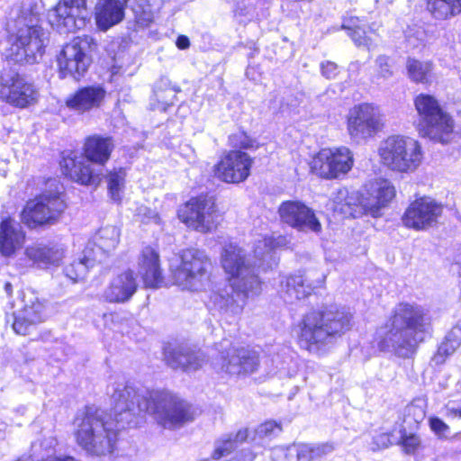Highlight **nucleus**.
<instances>
[{"instance_id": "nucleus-4", "label": "nucleus", "mask_w": 461, "mask_h": 461, "mask_svg": "<svg viewBox=\"0 0 461 461\" xmlns=\"http://www.w3.org/2000/svg\"><path fill=\"white\" fill-rule=\"evenodd\" d=\"M351 314L344 308L325 307L306 313L298 324L297 342L312 354H321L327 346L349 330Z\"/></svg>"}, {"instance_id": "nucleus-45", "label": "nucleus", "mask_w": 461, "mask_h": 461, "mask_svg": "<svg viewBox=\"0 0 461 461\" xmlns=\"http://www.w3.org/2000/svg\"><path fill=\"white\" fill-rule=\"evenodd\" d=\"M335 450V446L333 443H320V444H312V461L320 460L325 456L332 453Z\"/></svg>"}, {"instance_id": "nucleus-53", "label": "nucleus", "mask_w": 461, "mask_h": 461, "mask_svg": "<svg viewBox=\"0 0 461 461\" xmlns=\"http://www.w3.org/2000/svg\"><path fill=\"white\" fill-rule=\"evenodd\" d=\"M374 443L378 447H387L392 445L390 435L386 433H381L374 438Z\"/></svg>"}, {"instance_id": "nucleus-47", "label": "nucleus", "mask_w": 461, "mask_h": 461, "mask_svg": "<svg viewBox=\"0 0 461 461\" xmlns=\"http://www.w3.org/2000/svg\"><path fill=\"white\" fill-rule=\"evenodd\" d=\"M429 427L431 430L440 438L447 437L449 432L448 425L438 417L429 419Z\"/></svg>"}, {"instance_id": "nucleus-49", "label": "nucleus", "mask_w": 461, "mask_h": 461, "mask_svg": "<svg viewBox=\"0 0 461 461\" xmlns=\"http://www.w3.org/2000/svg\"><path fill=\"white\" fill-rule=\"evenodd\" d=\"M154 94L157 100L163 105V109H165L166 106L171 105L173 104L174 98L176 97L175 91L172 89L162 91L158 88H156L154 90Z\"/></svg>"}, {"instance_id": "nucleus-9", "label": "nucleus", "mask_w": 461, "mask_h": 461, "mask_svg": "<svg viewBox=\"0 0 461 461\" xmlns=\"http://www.w3.org/2000/svg\"><path fill=\"white\" fill-rule=\"evenodd\" d=\"M379 155L384 165L399 173L414 172L423 158L418 140L399 135L390 136L382 142Z\"/></svg>"}, {"instance_id": "nucleus-15", "label": "nucleus", "mask_w": 461, "mask_h": 461, "mask_svg": "<svg viewBox=\"0 0 461 461\" xmlns=\"http://www.w3.org/2000/svg\"><path fill=\"white\" fill-rule=\"evenodd\" d=\"M178 217L188 227L202 233L214 230L219 222L215 203L206 197L192 198L179 210Z\"/></svg>"}, {"instance_id": "nucleus-25", "label": "nucleus", "mask_w": 461, "mask_h": 461, "mask_svg": "<svg viewBox=\"0 0 461 461\" xmlns=\"http://www.w3.org/2000/svg\"><path fill=\"white\" fill-rule=\"evenodd\" d=\"M82 157L70 153L61 162V167L66 176L73 181L82 185H98L101 181L100 175Z\"/></svg>"}, {"instance_id": "nucleus-22", "label": "nucleus", "mask_w": 461, "mask_h": 461, "mask_svg": "<svg viewBox=\"0 0 461 461\" xmlns=\"http://www.w3.org/2000/svg\"><path fill=\"white\" fill-rule=\"evenodd\" d=\"M120 240V230L115 226L101 228L87 243L85 249L90 260L102 263L116 249ZM89 259V258H87Z\"/></svg>"}, {"instance_id": "nucleus-23", "label": "nucleus", "mask_w": 461, "mask_h": 461, "mask_svg": "<svg viewBox=\"0 0 461 461\" xmlns=\"http://www.w3.org/2000/svg\"><path fill=\"white\" fill-rule=\"evenodd\" d=\"M312 273L303 276H290L286 277L285 282L282 283V296L288 303L304 299L312 294V292L320 287L325 280L323 274L319 275L316 280H312Z\"/></svg>"}, {"instance_id": "nucleus-35", "label": "nucleus", "mask_w": 461, "mask_h": 461, "mask_svg": "<svg viewBox=\"0 0 461 461\" xmlns=\"http://www.w3.org/2000/svg\"><path fill=\"white\" fill-rule=\"evenodd\" d=\"M461 344V327H454L446 338V340L440 344L437 354L433 357L436 364H442L445 357L453 354L456 348Z\"/></svg>"}, {"instance_id": "nucleus-54", "label": "nucleus", "mask_w": 461, "mask_h": 461, "mask_svg": "<svg viewBox=\"0 0 461 461\" xmlns=\"http://www.w3.org/2000/svg\"><path fill=\"white\" fill-rule=\"evenodd\" d=\"M190 41L186 36L180 35L176 39V46L180 50H185L189 47Z\"/></svg>"}, {"instance_id": "nucleus-10", "label": "nucleus", "mask_w": 461, "mask_h": 461, "mask_svg": "<svg viewBox=\"0 0 461 461\" xmlns=\"http://www.w3.org/2000/svg\"><path fill=\"white\" fill-rule=\"evenodd\" d=\"M414 104L420 117V132L436 141L447 142L453 131V121L443 112L437 99L420 94L415 98Z\"/></svg>"}, {"instance_id": "nucleus-55", "label": "nucleus", "mask_w": 461, "mask_h": 461, "mask_svg": "<svg viewBox=\"0 0 461 461\" xmlns=\"http://www.w3.org/2000/svg\"><path fill=\"white\" fill-rule=\"evenodd\" d=\"M5 291L6 292V294L8 295L12 294V293H13V285H12L11 283H9V282L5 283Z\"/></svg>"}, {"instance_id": "nucleus-12", "label": "nucleus", "mask_w": 461, "mask_h": 461, "mask_svg": "<svg viewBox=\"0 0 461 461\" xmlns=\"http://www.w3.org/2000/svg\"><path fill=\"white\" fill-rule=\"evenodd\" d=\"M384 115L378 105L362 103L353 106L347 116V130L356 141L366 140L381 131Z\"/></svg>"}, {"instance_id": "nucleus-16", "label": "nucleus", "mask_w": 461, "mask_h": 461, "mask_svg": "<svg viewBox=\"0 0 461 461\" xmlns=\"http://www.w3.org/2000/svg\"><path fill=\"white\" fill-rule=\"evenodd\" d=\"M0 98L20 108H25L37 103L39 91L24 77L12 72L0 76Z\"/></svg>"}, {"instance_id": "nucleus-51", "label": "nucleus", "mask_w": 461, "mask_h": 461, "mask_svg": "<svg viewBox=\"0 0 461 461\" xmlns=\"http://www.w3.org/2000/svg\"><path fill=\"white\" fill-rule=\"evenodd\" d=\"M321 68V74L328 79L334 78L338 74V66L331 61L322 62Z\"/></svg>"}, {"instance_id": "nucleus-43", "label": "nucleus", "mask_w": 461, "mask_h": 461, "mask_svg": "<svg viewBox=\"0 0 461 461\" xmlns=\"http://www.w3.org/2000/svg\"><path fill=\"white\" fill-rule=\"evenodd\" d=\"M230 145L235 149H256L258 145L256 144V140L251 139L243 131H239L231 134L229 137Z\"/></svg>"}, {"instance_id": "nucleus-41", "label": "nucleus", "mask_w": 461, "mask_h": 461, "mask_svg": "<svg viewBox=\"0 0 461 461\" xmlns=\"http://www.w3.org/2000/svg\"><path fill=\"white\" fill-rule=\"evenodd\" d=\"M375 77L387 80L393 76V64L392 59L386 55H379L375 61Z\"/></svg>"}, {"instance_id": "nucleus-52", "label": "nucleus", "mask_w": 461, "mask_h": 461, "mask_svg": "<svg viewBox=\"0 0 461 461\" xmlns=\"http://www.w3.org/2000/svg\"><path fill=\"white\" fill-rule=\"evenodd\" d=\"M446 410L448 415L461 418V399L448 401L446 404Z\"/></svg>"}, {"instance_id": "nucleus-29", "label": "nucleus", "mask_w": 461, "mask_h": 461, "mask_svg": "<svg viewBox=\"0 0 461 461\" xmlns=\"http://www.w3.org/2000/svg\"><path fill=\"white\" fill-rule=\"evenodd\" d=\"M126 0H98L95 15L98 28L106 31L122 21Z\"/></svg>"}, {"instance_id": "nucleus-20", "label": "nucleus", "mask_w": 461, "mask_h": 461, "mask_svg": "<svg viewBox=\"0 0 461 461\" xmlns=\"http://www.w3.org/2000/svg\"><path fill=\"white\" fill-rule=\"evenodd\" d=\"M281 220L303 231H312L319 233L321 230V224L315 216L314 212L299 201H286L279 207Z\"/></svg>"}, {"instance_id": "nucleus-21", "label": "nucleus", "mask_w": 461, "mask_h": 461, "mask_svg": "<svg viewBox=\"0 0 461 461\" xmlns=\"http://www.w3.org/2000/svg\"><path fill=\"white\" fill-rule=\"evenodd\" d=\"M252 164L253 159L247 153L231 150L216 165V176L226 183L238 184L249 177Z\"/></svg>"}, {"instance_id": "nucleus-33", "label": "nucleus", "mask_w": 461, "mask_h": 461, "mask_svg": "<svg viewBox=\"0 0 461 461\" xmlns=\"http://www.w3.org/2000/svg\"><path fill=\"white\" fill-rule=\"evenodd\" d=\"M408 77L415 82L427 84L429 82L433 70V64L429 61H422L413 58H408L406 61Z\"/></svg>"}, {"instance_id": "nucleus-2", "label": "nucleus", "mask_w": 461, "mask_h": 461, "mask_svg": "<svg viewBox=\"0 0 461 461\" xmlns=\"http://www.w3.org/2000/svg\"><path fill=\"white\" fill-rule=\"evenodd\" d=\"M41 5L38 0H22L11 8L7 22L10 48L7 58L16 63H35L42 57L46 33L39 26Z\"/></svg>"}, {"instance_id": "nucleus-39", "label": "nucleus", "mask_w": 461, "mask_h": 461, "mask_svg": "<svg viewBox=\"0 0 461 461\" xmlns=\"http://www.w3.org/2000/svg\"><path fill=\"white\" fill-rule=\"evenodd\" d=\"M249 430L247 429H240L234 438L228 437L227 439L219 441L212 453V458L215 460L230 454L239 442H243L248 438Z\"/></svg>"}, {"instance_id": "nucleus-44", "label": "nucleus", "mask_w": 461, "mask_h": 461, "mask_svg": "<svg viewBox=\"0 0 461 461\" xmlns=\"http://www.w3.org/2000/svg\"><path fill=\"white\" fill-rule=\"evenodd\" d=\"M273 461H296L294 445L287 447H276L272 449Z\"/></svg>"}, {"instance_id": "nucleus-34", "label": "nucleus", "mask_w": 461, "mask_h": 461, "mask_svg": "<svg viewBox=\"0 0 461 461\" xmlns=\"http://www.w3.org/2000/svg\"><path fill=\"white\" fill-rule=\"evenodd\" d=\"M428 10L439 20L461 13V0H428Z\"/></svg>"}, {"instance_id": "nucleus-31", "label": "nucleus", "mask_w": 461, "mask_h": 461, "mask_svg": "<svg viewBox=\"0 0 461 461\" xmlns=\"http://www.w3.org/2000/svg\"><path fill=\"white\" fill-rule=\"evenodd\" d=\"M113 148L112 138L93 135L85 141L84 154L88 161L104 166L109 160Z\"/></svg>"}, {"instance_id": "nucleus-56", "label": "nucleus", "mask_w": 461, "mask_h": 461, "mask_svg": "<svg viewBox=\"0 0 461 461\" xmlns=\"http://www.w3.org/2000/svg\"><path fill=\"white\" fill-rule=\"evenodd\" d=\"M254 457H255V456H254V455H253V454L249 453V461H253Z\"/></svg>"}, {"instance_id": "nucleus-18", "label": "nucleus", "mask_w": 461, "mask_h": 461, "mask_svg": "<svg viewBox=\"0 0 461 461\" xmlns=\"http://www.w3.org/2000/svg\"><path fill=\"white\" fill-rule=\"evenodd\" d=\"M443 207L429 197H422L412 202L405 211L402 221L406 227L414 230H427L437 224Z\"/></svg>"}, {"instance_id": "nucleus-8", "label": "nucleus", "mask_w": 461, "mask_h": 461, "mask_svg": "<svg viewBox=\"0 0 461 461\" xmlns=\"http://www.w3.org/2000/svg\"><path fill=\"white\" fill-rule=\"evenodd\" d=\"M212 262L197 249L182 250L170 265L173 283L182 290L198 292L210 283Z\"/></svg>"}, {"instance_id": "nucleus-37", "label": "nucleus", "mask_w": 461, "mask_h": 461, "mask_svg": "<svg viewBox=\"0 0 461 461\" xmlns=\"http://www.w3.org/2000/svg\"><path fill=\"white\" fill-rule=\"evenodd\" d=\"M18 313L30 323H34L35 325L45 320L44 305L33 295L25 301L23 310Z\"/></svg>"}, {"instance_id": "nucleus-26", "label": "nucleus", "mask_w": 461, "mask_h": 461, "mask_svg": "<svg viewBox=\"0 0 461 461\" xmlns=\"http://www.w3.org/2000/svg\"><path fill=\"white\" fill-rule=\"evenodd\" d=\"M166 361L174 369L194 372L205 362V355L187 346H178L166 354Z\"/></svg>"}, {"instance_id": "nucleus-7", "label": "nucleus", "mask_w": 461, "mask_h": 461, "mask_svg": "<svg viewBox=\"0 0 461 461\" xmlns=\"http://www.w3.org/2000/svg\"><path fill=\"white\" fill-rule=\"evenodd\" d=\"M260 289L261 282L253 276L249 285L247 282L219 285L212 291L207 307L213 315L231 322L242 313L247 299L259 294Z\"/></svg>"}, {"instance_id": "nucleus-1", "label": "nucleus", "mask_w": 461, "mask_h": 461, "mask_svg": "<svg viewBox=\"0 0 461 461\" xmlns=\"http://www.w3.org/2000/svg\"><path fill=\"white\" fill-rule=\"evenodd\" d=\"M111 413L86 407L75 419V438L78 446L93 456L113 451L118 431L135 424L141 412L150 414L165 429H175L194 420L191 405L166 390L136 389L119 383L113 386Z\"/></svg>"}, {"instance_id": "nucleus-14", "label": "nucleus", "mask_w": 461, "mask_h": 461, "mask_svg": "<svg viewBox=\"0 0 461 461\" xmlns=\"http://www.w3.org/2000/svg\"><path fill=\"white\" fill-rule=\"evenodd\" d=\"M89 19L86 0H59L49 11V20L52 27L60 33L74 32L86 26Z\"/></svg>"}, {"instance_id": "nucleus-48", "label": "nucleus", "mask_w": 461, "mask_h": 461, "mask_svg": "<svg viewBox=\"0 0 461 461\" xmlns=\"http://www.w3.org/2000/svg\"><path fill=\"white\" fill-rule=\"evenodd\" d=\"M296 461H312V444L294 445Z\"/></svg>"}, {"instance_id": "nucleus-28", "label": "nucleus", "mask_w": 461, "mask_h": 461, "mask_svg": "<svg viewBox=\"0 0 461 461\" xmlns=\"http://www.w3.org/2000/svg\"><path fill=\"white\" fill-rule=\"evenodd\" d=\"M137 282L131 270H127L115 276L104 293V299L109 303H125L137 291Z\"/></svg>"}, {"instance_id": "nucleus-17", "label": "nucleus", "mask_w": 461, "mask_h": 461, "mask_svg": "<svg viewBox=\"0 0 461 461\" xmlns=\"http://www.w3.org/2000/svg\"><path fill=\"white\" fill-rule=\"evenodd\" d=\"M354 158L347 147L322 149L312 161V168L322 178L335 179L346 175L353 167Z\"/></svg>"}, {"instance_id": "nucleus-11", "label": "nucleus", "mask_w": 461, "mask_h": 461, "mask_svg": "<svg viewBox=\"0 0 461 461\" xmlns=\"http://www.w3.org/2000/svg\"><path fill=\"white\" fill-rule=\"evenodd\" d=\"M67 204L59 194L44 193L28 201L22 212V221L29 228L52 225L59 221Z\"/></svg>"}, {"instance_id": "nucleus-5", "label": "nucleus", "mask_w": 461, "mask_h": 461, "mask_svg": "<svg viewBox=\"0 0 461 461\" xmlns=\"http://www.w3.org/2000/svg\"><path fill=\"white\" fill-rule=\"evenodd\" d=\"M366 190L368 196L362 198L357 191L339 188L331 194L330 208L345 218H358L363 214L378 217L382 208L394 197V186L390 181L379 178L370 181Z\"/></svg>"}, {"instance_id": "nucleus-19", "label": "nucleus", "mask_w": 461, "mask_h": 461, "mask_svg": "<svg viewBox=\"0 0 461 461\" xmlns=\"http://www.w3.org/2000/svg\"><path fill=\"white\" fill-rule=\"evenodd\" d=\"M259 365L258 354L248 348H230L227 356L213 361V368L217 372L227 373L232 375L250 374L258 369Z\"/></svg>"}, {"instance_id": "nucleus-50", "label": "nucleus", "mask_w": 461, "mask_h": 461, "mask_svg": "<svg viewBox=\"0 0 461 461\" xmlns=\"http://www.w3.org/2000/svg\"><path fill=\"white\" fill-rule=\"evenodd\" d=\"M402 447L408 454L414 453L420 445V439L418 436L411 434L402 438Z\"/></svg>"}, {"instance_id": "nucleus-32", "label": "nucleus", "mask_w": 461, "mask_h": 461, "mask_svg": "<svg viewBox=\"0 0 461 461\" xmlns=\"http://www.w3.org/2000/svg\"><path fill=\"white\" fill-rule=\"evenodd\" d=\"M26 257L39 265L59 264L64 256V249L61 246H46L33 244L25 249Z\"/></svg>"}, {"instance_id": "nucleus-3", "label": "nucleus", "mask_w": 461, "mask_h": 461, "mask_svg": "<svg viewBox=\"0 0 461 461\" xmlns=\"http://www.w3.org/2000/svg\"><path fill=\"white\" fill-rule=\"evenodd\" d=\"M429 329V318L419 305L400 303L384 327L377 331L380 350L409 357Z\"/></svg>"}, {"instance_id": "nucleus-24", "label": "nucleus", "mask_w": 461, "mask_h": 461, "mask_svg": "<svg viewBox=\"0 0 461 461\" xmlns=\"http://www.w3.org/2000/svg\"><path fill=\"white\" fill-rule=\"evenodd\" d=\"M138 274L146 287L158 288L164 283L158 252L152 247H145L138 258Z\"/></svg>"}, {"instance_id": "nucleus-30", "label": "nucleus", "mask_w": 461, "mask_h": 461, "mask_svg": "<svg viewBox=\"0 0 461 461\" xmlns=\"http://www.w3.org/2000/svg\"><path fill=\"white\" fill-rule=\"evenodd\" d=\"M104 95L105 91L101 86L83 87L68 97L66 104L72 110L84 113L99 107Z\"/></svg>"}, {"instance_id": "nucleus-46", "label": "nucleus", "mask_w": 461, "mask_h": 461, "mask_svg": "<svg viewBox=\"0 0 461 461\" xmlns=\"http://www.w3.org/2000/svg\"><path fill=\"white\" fill-rule=\"evenodd\" d=\"M14 319L13 329L19 335H26L30 328L35 325L34 323H30L19 313H15Z\"/></svg>"}, {"instance_id": "nucleus-36", "label": "nucleus", "mask_w": 461, "mask_h": 461, "mask_svg": "<svg viewBox=\"0 0 461 461\" xmlns=\"http://www.w3.org/2000/svg\"><path fill=\"white\" fill-rule=\"evenodd\" d=\"M84 256L77 261H74L69 266L66 267L65 274L66 276L74 282H77L81 279H84L86 276V273L89 268L95 267L96 260H90L92 256H89V259L87 258L86 250L84 249Z\"/></svg>"}, {"instance_id": "nucleus-38", "label": "nucleus", "mask_w": 461, "mask_h": 461, "mask_svg": "<svg viewBox=\"0 0 461 461\" xmlns=\"http://www.w3.org/2000/svg\"><path fill=\"white\" fill-rule=\"evenodd\" d=\"M358 18H349L346 20L342 28L348 31V34L357 46L369 48L372 44L370 38L366 35V31L360 26Z\"/></svg>"}, {"instance_id": "nucleus-42", "label": "nucleus", "mask_w": 461, "mask_h": 461, "mask_svg": "<svg viewBox=\"0 0 461 461\" xmlns=\"http://www.w3.org/2000/svg\"><path fill=\"white\" fill-rule=\"evenodd\" d=\"M282 428L279 424L273 420L266 421L255 430L256 437L259 439H271L280 434Z\"/></svg>"}, {"instance_id": "nucleus-27", "label": "nucleus", "mask_w": 461, "mask_h": 461, "mask_svg": "<svg viewBox=\"0 0 461 461\" xmlns=\"http://www.w3.org/2000/svg\"><path fill=\"white\" fill-rule=\"evenodd\" d=\"M25 242V232L19 222L7 218L0 223V253L9 258L22 249Z\"/></svg>"}, {"instance_id": "nucleus-6", "label": "nucleus", "mask_w": 461, "mask_h": 461, "mask_svg": "<svg viewBox=\"0 0 461 461\" xmlns=\"http://www.w3.org/2000/svg\"><path fill=\"white\" fill-rule=\"evenodd\" d=\"M285 238L279 236L277 239L265 237L259 240L255 245L254 254L258 263H252L247 258L245 250L237 243L230 241L225 243L221 253V264L226 274L233 278V282H247L250 285V277H258L256 267H271L276 264L274 258V249L284 244Z\"/></svg>"}, {"instance_id": "nucleus-40", "label": "nucleus", "mask_w": 461, "mask_h": 461, "mask_svg": "<svg viewBox=\"0 0 461 461\" xmlns=\"http://www.w3.org/2000/svg\"><path fill=\"white\" fill-rule=\"evenodd\" d=\"M125 171L122 168L112 171L107 176L108 189L114 201L121 199V191L124 185Z\"/></svg>"}, {"instance_id": "nucleus-13", "label": "nucleus", "mask_w": 461, "mask_h": 461, "mask_svg": "<svg viewBox=\"0 0 461 461\" xmlns=\"http://www.w3.org/2000/svg\"><path fill=\"white\" fill-rule=\"evenodd\" d=\"M92 42L91 37H77L63 47L57 59L61 77L69 76L77 80L86 72L91 64L86 51Z\"/></svg>"}]
</instances>
